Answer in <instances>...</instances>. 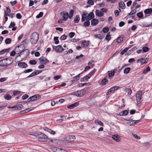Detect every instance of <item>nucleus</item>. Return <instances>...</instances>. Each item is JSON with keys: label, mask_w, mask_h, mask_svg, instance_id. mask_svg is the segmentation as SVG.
<instances>
[{"label": "nucleus", "mask_w": 152, "mask_h": 152, "mask_svg": "<svg viewBox=\"0 0 152 152\" xmlns=\"http://www.w3.org/2000/svg\"><path fill=\"white\" fill-rule=\"evenodd\" d=\"M20 93V92L18 91H14L13 92V94L14 96H16L19 94Z\"/></svg>", "instance_id": "nucleus-60"}, {"label": "nucleus", "mask_w": 152, "mask_h": 152, "mask_svg": "<svg viewBox=\"0 0 152 152\" xmlns=\"http://www.w3.org/2000/svg\"><path fill=\"white\" fill-rule=\"evenodd\" d=\"M29 63L31 65H35L37 64V61L35 60H31Z\"/></svg>", "instance_id": "nucleus-49"}, {"label": "nucleus", "mask_w": 152, "mask_h": 152, "mask_svg": "<svg viewBox=\"0 0 152 152\" xmlns=\"http://www.w3.org/2000/svg\"><path fill=\"white\" fill-rule=\"evenodd\" d=\"M94 17V14L93 12L90 13L87 15V14L83 13L82 15L81 21L82 22L84 21L86 19L90 20L93 19Z\"/></svg>", "instance_id": "nucleus-2"}, {"label": "nucleus", "mask_w": 152, "mask_h": 152, "mask_svg": "<svg viewBox=\"0 0 152 152\" xmlns=\"http://www.w3.org/2000/svg\"><path fill=\"white\" fill-rule=\"evenodd\" d=\"M48 137L45 134L41 133L38 135V140L39 141L46 142Z\"/></svg>", "instance_id": "nucleus-3"}, {"label": "nucleus", "mask_w": 152, "mask_h": 152, "mask_svg": "<svg viewBox=\"0 0 152 152\" xmlns=\"http://www.w3.org/2000/svg\"><path fill=\"white\" fill-rule=\"evenodd\" d=\"M61 15L62 16V21H66L69 18V13L68 12L63 11L61 13Z\"/></svg>", "instance_id": "nucleus-8"}, {"label": "nucleus", "mask_w": 152, "mask_h": 152, "mask_svg": "<svg viewBox=\"0 0 152 152\" xmlns=\"http://www.w3.org/2000/svg\"><path fill=\"white\" fill-rule=\"evenodd\" d=\"M4 98L7 100H10L11 99L12 97L10 94H7L4 96Z\"/></svg>", "instance_id": "nucleus-28"}, {"label": "nucleus", "mask_w": 152, "mask_h": 152, "mask_svg": "<svg viewBox=\"0 0 152 152\" xmlns=\"http://www.w3.org/2000/svg\"><path fill=\"white\" fill-rule=\"evenodd\" d=\"M144 12L145 15L151 14L152 12V9L149 8L146 9L145 10Z\"/></svg>", "instance_id": "nucleus-22"}, {"label": "nucleus", "mask_w": 152, "mask_h": 152, "mask_svg": "<svg viewBox=\"0 0 152 152\" xmlns=\"http://www.w3.org/2000/svg\"><path fill=\"white\" fill-rule=\"evenodd\" d=\"M87 3L90 5H92L94 4L93 0H88Z\"/></svg>", "instance_id": "nucleus-57"}, {"label": "nucleus", "mask_w": 152, "mask_h": 152, "mask_svg": "<svg viewBox=\"0 0 152 152\" xmlns=\"http://www.w3.org/2000/svg\"><path fill=\"white\" fill-rule=\"evenodd\" d=\"M108 22L110 23H113V20L111 16H110L108 18Z\"/></svg>", "instance_id": "nucleus-52"}, {"label": "nucleus", "mask_w": 152, "mask_h": 152, "mask_svg": "<svg viewBox=\"0 0 152 152\" xmlns=\"http://www.w3.org/2000/svg\"><path fill=\"white\" fill-rule=\"evenodd\" d=\"M125 91L129 95L131 94L132 93V90L130 88H126L125 90Z\"/></svg>", "instance_id": "nucleus-38"}, {"label": "nucleus", "mask_w": 152, "mask_h": 152, "mask_svg": "<svg viewBox=\"0 0 152 152\" xmlns=\"http://www.w3.org/2000/svg\"><path fill=\"white\" fill-rule=\"evenodd\" d=\"M18 66L21 68H25L28 66L24 62H20L18 63Z\"/></svg>", "instance_id": "nucleus-14"}, {"label": "nucleus", "mask_w": 152, "mask_h": 152, "mask_svg": "<svg viewBox=\"0 0 152 152\" xmlns=\"http://www.w3.org/2000/svg\"><path fill=\"white\" fill-rule=\"evenodd\" d=\"M104 36L102 34L94 35V37L95 38H98L100 39H102L104 37Z\"/></svg>", "instance_id": "nucleus-16"}, {"label": "nucleus", "mask_w": 152, "mask_h": 152, "mask_svg": "<svg viewBox=\"0 0 152 152\" xmlns=\"http://www.w3.org/2000/svg\"><path fill=\"white\" fill-rule=\"evenodd\" d=\"M119 4L120 5V7H121L122 8V9H125L126 6L124 3V2L122 1H121L120 3H119Z\"/></svg>", "instance_id": "nucleus-36"}, {"label": "nucleus", "mask_w": 152, "mask_h": 152, "mask_svg": "<svg viewBox=\"0 0 152 152\" xmlns=\"http://www.w3.org/2000/svg\"><path fill=\"white\" fill-rule=\"evenodd\" d=\"M96 71V69H94L92 71L90 72L87 75L88 77H90V78L92 76L95 72Z\"/></svg>", "instance_id": "nucleus-32"}, {"label": "nucleus", "mask_w": 152, "mask_h": 152, "mask_svg": "<svg viewBox=\"0 0 152 152\" xmlns=\"http://www.w3.org/2000/svg\"><path fill=\"white\" fill-rule=\"evenodd\" d=\"M75 139V137L74 135H70L69 136V139L70 141H73Z\"/></svg>", "instance_id": "nucleus-44"}, {"label": "nucleus", "mask_w": 152, "mask_h": 152, "mask_svg": "<svg viewBox=\"0 0 152 152\" xmlns=\"http://www.w3.org/2000/svg\"><path fill=\"white\" fill-rule=\"evenodd\" d=\"M128 114V111L127 110H125L124 111H123L121 112H120L118 115L120 116H122L124 115H127Z\"/></svg>", "instance_id": "nucleus-20"}, {"label": "nucleus", "mask_w": 152, "mask_h": 152, "mask_svg": "<svg viewBox=\"0 0 152 152\" xmlns=\"http://www.w3.org/2000/svg\"><path fill=\"white\" fill-rule=\"evenodd\" d=\"M149 49L148 47L145 46H144L142 48V50L144 53L147 52L149 50Z\"/></svg>", "instance_id": "nucleus-40"}, {"label": "nucleus", "mask_w": 152, "mask_h": 152, "mask_svg": "<svg viewBox=\"0 0 152 152\" xmlns=\"http://www.w3.org/2000/svg\"><path fill=\"white\" fill-rule=\"evenodd\" d=\"M109 34L110 33H107L105 38V39L108 41H109L111 39L110 35Z\"/></svg>", "instance_id": "nucleus-45"}, {"label": "nucleus", "mask_w": 152, "mask_h": 152, "mask_svg": "<svg viewBox=\"0 0 152 152\" xmlns=\"http://www.w3.org/2000/svg\"><path fill=\"white\" fill-rule=\"evenodd\" d=\"M150 68L149 66L147 67L143 71V73L146 74L150 71Z\"/></svg>", "instance_id": "nucleus-43"}, {"label": "nucleus", "mask_w": 152, "mask_h": 152, "mask_svg": "<svg viewBox=\"0 0 152 152\" xmlns=\"http://www.w3.org/2000/svg\"><path fill=\"white\" fill-rule=\"evenodd\" d=\"M15 23L14 22L13 23L12 22L10 24V25L9 26V28H11L12 27H13L14 26H15Z\"/></svg>", "instance_id": "nucleus-62"}, {"label": "nucleus", "mask_w": 152, "mask_h": 152, "mask_svg": "<svg viewBox=\"0 0 152 152\" xmlns=\"http://www.w3.org/2000/svg\"><path fill=\"white\" fill-rule=\"evenodd\" d=\"M96 15L99 17L102 16L104 15V13H102L101 11L100 12L99 10H96L95 11Z\"/></svg>", "instance_id": "nucleus-23"}, {"label": "nucleus", "mask_w": 152, "mask_h": 152, "mask_svg": "<svg viewBox=\"0 0 152 152\" xmlns=\"http://www.w3.org/2000/svg\"><path fill=\"white\" fill-rule=\"evenodd\" d=\"M43 13L42 12H40L38 15H37L36 16V18H41L43 16Z\"/></svg>", "instance_id": "nucleus-53"}, {"label": "nucleus", "mask_w": 152, "mask_h": 152, "mask_svg": "<svg viewBox=\"0 0 152 152\" xmlns=\"http://www.w3.org/2000/svg\"><path fill=\"white\" fill-rule=\"evenodd\" d=\"M16 106V109L18 110H20L22 109V107H23V105L21 104H19Z\"/></svg>", "instance_id": "nucleus-42"}, {"label": "nucleus", "mask_w": 152, "mask_h": 152, "mask_svg": "<svg viewBox=\"0 0 152 152\" xmlns=\"http://www.w3.org/2000/svg\"><path fill=\"white\" fill-rule=\"evenodd\" d=\"M39 39V35L37 32L33 33L30 36V41L32 45L35 44Z\"/></svg>", "instance_id": "nucleus-1"}, {"label": "nucleus", "mask_w": 152, "mask_h": 152, "mask_svg": "<svg viewBox=\"0 0 152 152\" xmlns=\"http://www.w3.org/2000/svg\"><path fill=\"white\" fill-rule=\"evenodd\" d=\"M98 23V20L96 19H93L91 21V24L92 26H95L97 25Z\"/></svg>", "instance_id": "nucleus-19"}, {"label": "nucleus", "mask_w": 152, "mask_h": 152, "mask_svg": "<svg viewBox=\"0 0 152 152\" xmlns=\"http://www.w3.org/2000/svg\"><path fill=\"white\" fill-rule=\"evenodd\" d=\"M109 29L107 27H105L103 29V31L104 33H106L108 31Z\"/></svg>", "instance_id": "nucleus-59"}, {"label": "nucleus", "mask_w": 152, "mask_h": 152, "mask_svg": "<svg viewBox=\"0 0 152 152\" xmlns=\"http://www.w3.org/2000/svg\"><path fill=\"white\" fill-rule=\"evenodd\" d=\"M136 12V10L134 9L132 10L130 13H129L128 15H132L134 14Z\"/></svg>", "instance_id": "nucleus-46"}, {"label": "nucleus", "mask_w": 152, "mask_h": 152, "mask_svg": "<svg viewBox=\"0 0 152 152\" xmlns=\"http://www.w3.org/2000/svg\"><path fill=\"white\" fill-rule=\"evenodd\" d=\"M139 62H140V63L141 64H143L145 63V61L144 58H141L140 59H138L137 61V63H139Z\"/></svg>", "instance_id": "nucleus-35"}, {"label": "nucleus", "mask_w": 152, "mask_h": 152, "mask_svg": "<svg viewBox=\"0 0 152 152\" xmlns=\"http://www.w3.org/2000/svg\"><path fill=\"white\" fill-rule=\"evenodd\" d=\"M80 20V16L78 15H76L74 19V22L75 23H78Z\"/></svg>", "instance_id": "nucleus-21"}, {"label": "nucleus", "mask_w": 152, "mask_h": 152, "mask_svg": "<svg viewBox=\"0 0 152 152\" xmlns=\"http://www.w3.org/2000/svg\"><path fill=\"white\" fill-rule=\"evenodd\" d=\"M120 87L119 86H114L112 88V89L113 90V91H114L117 90Z\"/></svg>", "instance_id": "nucleus-63"}, {"label": "nucleus", "mask_w": 152, "mask_h": 152, "mask_svg": "<svg viewBox=\"0 0 152 152\" xmlns=\"http://www.w3.org/2000/svg\"><path fill=\"white\" fill-rule=\"evenodd\" d=\"M79 103L78 102H77L74 103V104L68 105L67 106V107L68 108L72 109L75 107H77L79 105Z\"/></svg>", "instance_id": "nucleus-13"}, {"label": "nucleus", "mask_w": 152, "mask_h": 152, "mask_svg": "<svg viewBox=\"0 0 152 152\" xmlns=\"http://www.w3.org/2000/svg\"><path fill=\"white\" fill-rule=\"evenodd\" d=\"M53 48L56 52L59 53L62 52L64 50L61 45H59L56 46H53Z\"/></svg>", "instance_id": "nucleus-9"}, {"label": "nucleus", "mask_w": 152, "mask_h": 152, "mask_svg": "<svg viewBox=\"0 0 152 152\" xmlns=\"http://www.w3.org/2000/svg\"><path fill=\"white\" fill-rule=\"evenodd\" d=\"M11 39L10 38H7L5 40V42L6 44H9L11 42Z\"/></svg>", "instance_id": "nucleus-39"}, {"label": "nucleus", "mask_w": 152, "mask_h": 152, "mask_svg": "<svg viewBox=\"0 0 152 152\" xmlns=\"http://www.w3.org/2000/svg\"><path fill=\"white\" fill-rule=\"evenodd\" d=\"M59 140L58 139H53L52 142L56 144H58V143L59 142Z\"/></svg>", "instance_id": "nucleus-55"}, {"label": "nucleus", "mask_w": 152, "mask_h": 152, "mask_svg": "<svg viewBox=\"0 0 152 152\" xmlns=\"http://www.w3.org/2000/svg\"><path fill=\"white\" fill-rule=\"evenodd\" d=\"M39 78L41 80H50V78L49 77L47 78L45 76L41 75L39 77Z\"/></svg>", "instance_id": "nucleus-29"}, {"label": "nucleus", "mask_w": 152, "mask_h": 152, "mask_svg": "<svg viewBox=\"0 0 152 152\" xmlns=\"http://www.w3.org/2000/svg\"><path fill=\"white\" fill-rule=\"evenodd\" d=\"M7 10L5 11L4 15L5 16H10V14L11 12V10L9 7H6Z\"/></svg>", "instance_id": "nucleus-17"}, {"label": "nucleus", "mask_w": 152, "mask_h": 152, "mask_svg": "<svg viewBox=\"0 0 152 152\" xmlns=\"http://www.w3.org/2000/svg\"><path fill=\"white\" fill-rule=\"evenodd\" d=\"M6 60L7 61V65H10L12 64L13 61V58L12 57H8V58H6Z\"/></svg>", "instance_id": "nucleus-15"}, {"label": "nucleus", "mask_w": 152, "mask_h": 152, "mask_svg": "<svg viewBox=\"0 0 152 152\" xmlns=\"http://www.w3.org/2000/svg\"><path fill=\"white\" fill-rule=\"evenodd\" d=\"M59 148H56L54 147H51L50 149L53 151L54 152H58V150Z\"/></svg>", "instance_id": "nucleus-41"}, {"label": "nucleus", "mask_w": 152, "mask_h": 152, "mask_svg": "<svg viewBox=\"0 0 152 152\" xmlns=\"http://www.w3.org/2000/svg\"><path fill=\"white\" fill-rule=\"evenodd\" d=\"M7 64L6 58L0 61V66H8Z\"/></svg>", "instance_id": "nucleus-12"}, {"label": "nucleus", "mask_w": 152, "mask_h": 152, "mask_svg": "<svg viewBox=\"0 0 152 152\" xmlns=\"http://www.w3.org/2000/svg\"><path fill=\"white\" fill-rule=\"evenodd\" d=\"M135 120H133L128 122V124L129 126H133L135 124Z\"/></svg>", "instance_id": "nucleus-50"}, {"label": "nucleus", "mask_w": 152, "mask_h": 152, "mask_svg": "<svg viewBox=\"0 0 152 152\" xmlns=\"http://www.w3.org/2000/svg\"><path fill=\"white\" fill-rule=\"evenodd\" d=\"M90 78V77H88V75H87L83 77L81 79V82H84L85 81H88V79Z\"/></svg>", "instance_id": "nucleus-27"}, {"label": "nucleus", "mask_w": 152, "mask_h": 152, "mask_svg": "<svg viewBox=\"0 0 152 152\" xmlns=\"http://www.w3.org/2000/svg\"><path fill=\"white\" fill-rule=\"evenodd\" d=\"M142 94L143 92L142 91H139L136 94V100L138 104H139L140 103V100L141 99V97Z\"/></svg>", "instance_id": "nucleus-5"}, {"label": "nucleus", "mask_w": 152, "mask_h": 152, "mask_svg": "<svg viewBox=\"0 0 152 152\" xmlns=\"http://www.w3.org/2000/svg\"><path fill=\"white\" fill-rule=\"evenodd\" d=\"M87 83H79L78 85L77 86L79 87H82L85 86L87 85Z\"/></svg>", "instance_id": "nucleus-61"}, {"label": "nucleus", "mask_w": 152, "mask_h": 152, "mask_svg": "<svg viewBox=\"0 0 152 152\" xmlns=\"http://www.w3.org/2000/svg\"><path fill=\"white\" fill-rule=\"evenodd\" d=\"M131 47L132 46H130L125 48L121 52V54L122 55H123L126 52V51L130 48H131Z\"/></svg>", "instance_id": "nucleus-33"}, {"label": "nucleus", "mask_w": 152, "mask_h": 152, "mask_svg": "<svg viewBox=\"0 0 152 152\" xmlns=\"http://www.w3.org/2000/svg\"><path fill=\"white\" fill-rule=\"evenodd\" d=\"M130 70L131 68L130 67L126 68L124 70V73L126 74L128 73Z\"/></svg>", "instance_id": "nucleus-37"}, {"label": "nucleus", "mask_w": 152, "mask_h": 152, "mask_svg": "<svg viewBox=\"0 0 152 152\" xmlns=\"http://www.w3.org/2000/svg\"><path fill=\"white\" fill-rule=\"evenodd\" d=\"M41 98V96L40 95L37 94L34 95L30 97L28 99V102L33 101H34L40 99Z\"/></svg>", "instance_id": "nucleus-7"}, {"label": "nucleus", "mask_w": 152, "mask_h": 152, "mask_svg": "<svg viewBox=\"0 0 152 152\" xmlns=\"http://www.w3.org/2000/svg\"><path fill=\"white\" fill-rule=\"evenodd\" d=\"M20 46H18L17 48L16 49V50H17L18 51H17V52L19 53H20L21 55L23 54H24V53H25L26 56H27L29 53V50L28 49H25L23 50H20Z\"/></svg>", "instance_id": "nucleus-6"}, {"label": "nucleus", "mask_w": 152, "mask_h": 152, "mask_svg": "<svg viewBox=\"0 0 152 152\" xmlns=\"http://www.w3.org/2000/svg\"><path fill=\"white\" fill-rule=\"evenodd\" d=\"M75 35V33L74 32H71L69 34V36L70 38L73 37Z\"/></svg>", "instance_id": "nucleus-51"}, {"label": "nucleus", "mask_w": 152, "mask_h": 152, "mask_svg": "<svg viewBox=\"0 0 152 152\" xmlns=\"http://www.w3.org/2000/svg\"><path fill=\"white\" fill-rule=\"evenodd\" d=\"M89 45L88 42L86 41H83L82 42L81 46L83 48L88 47Z\"/></svg>", "instance_id": "nucleus-24"}, {"label": "nucleus", "mask_w": 152, "mask_h": 152, "mask_svg": "<svg viewBox=\"0 0 152 152\" xmlns=\"http://www.w3.org/2000/svg\"><path fill=\"white\" fill-rule=\"evenodd\" d=\"M90 24V20H86L83 23L84 26L85 27L88 26Z\"/></svg>", "instance_id": "nucleus-34"}, {"label": "nucleus", "mask_w": 152, "mask_h": 152, "mask_svg": "<svg viewBox=\"0 0 152 152\" xmlns=\"http://www.w3.org/2000/svg\"><path fill=\"white\" fill-rule=\"evenodd\" d=\"M123 40V38L122 37L119 36L118 37L117 39L116 42L118 43H120Z\"/></svg>", "instance_id": "nucleus-30"}, {"label": "nucleus", "mask_w": 152, "mask_h": 152, "mask_svg": "<svg viewBox=\"0 0 152 152\" xmlns=\"http://www.w3.org/2000/svg\"><path fill=\"white\" fill-rule=\"evenodd\" d=\"M137 17L139 18H142L143 17V14L142 12H140L137 14Z\"/></svg>", "instance_id": "nucleus-48"}, {"label": "nucleus", "mask_w": 152, "mask_h": 152, "mask_svg": "<svg viewBox=\"0 0 152 152\" xmlns=\"http://www.w3.org/2000/svg\"><path fill=\"white\" fill-rule=\"evenodd\" d=\"M95 123L96 124L102 126H103L104 125V124L102 122L97 120L95 121Z\"/></svg>", "instance_id": "nucleus-31"}, {"label": "nucleus", "mask_w": 152, "mask_h": 152, "mask_svg": "<svg viewBox=\"0 0 152 152\" xmlns=\"http://www.w3.org/2000/svg\"><path fill=\"white\" fill-rule=\"evenodd\" d=\"M113 139L117 142H119L121 141L120 136L117 134H114L112 136V137Z\"/></svg>", "instance_id": "nucleus-11"}, {"label": "nucleus", "mask_w": 152, "mask_h": 152, "mask_svg": "<svg viewBox=\"0 0 152 152\" xmlns=\"http://www.w3.org/2000/svg\"><path fill=\"white\" fill-rule=\"evenodd\" d=\"M33 70L32 69H28L27 70H24L23 72L24 73H27L28 72H31Z\"/></svg>", "instance_id": "nucleus-58"}, {"label": "nucleus", "mask_w": 152, "mask_h": 152, "mask_svg": "<svg viewBox=\"0 0 152 152\" xmlns=\"http://www.w3.org/2000/svg\"><path fill=\"white\" fill-rule=\"evenodd\" d=\"M74 10L72 9L70 10L69 14V19L71 18L73 16L74 14Z\"/></svg>", "instance_id": "nucleus-26"}, {"label": "nucleus", "mask_w": 152, "mask_h": 152, "mask_svg": "<svg viewBox=\"0 0 152 152\" xmlns=\"http://www.w3.org/2000/svg\"><path fill=\"white\" fill-rule=\"evenodd\" d=\"M10 48L3 49L0 51V55L4 54L10 51Z\"/></svg>", "instance_id": "nucleus-25"}, {"label": "nucleus", "mask_w": 152, "mask_h": 152, "mask_svg": "<svg viewBox=\"0 0 152 152\" xmlns=\"http://www.w3.org/2000/svg\"><path fill=\"white\" fill-rule=\"evenodd\" d=\"M108 80L106 78H104L102 81V83L103 85L106 84Z\"/></svg>", "instance_id": "nucleus-54"}, {"label": "nucleus", "mask_w": 152, "mask_h": 152, "mask_svg": "<svg viewBox=\"0 0 152 152\" xmlns=\"http://www.w3.org/2000/svg\"><path fill=\"white\" fill-rule=\"evenodd\" d=\"M36 73L35 72H33L30 75H28L27 77V78H29L30 77H33L35 75H36Z\"/></svg>", "instance_id": "nucleus-56"}, {"label": "nucleus", "mask_w": 152, "mask_h": 152, "mask_svg": "<svg viewBox=\"0 0 152 152\" xmlns=\"http://www.w3.org/2000/svg\"><path fill=\"white\" fill-rule=\"evenodd\" d=\"M54 41H55V43L56 44H58L59 41L58 40V37H54Z\"/></svg>", "instance_id": "nucleus-47"}, {"label": "nucleus", "mask_w": 152, "mask_h": 152, "mask_svg": "<svg viewBox=\"0 0 152 152\" xmlns=\"http://www.w3.org/2000/svg\"><path fill=\"white\" fill-rule=\"evenodd\" d=\"M44 130L47 131L52 134H56V132L52 130L48 127H45L44 129Z\"/></svg>", "instance_id": "nucleus-18"}, {"label": "nucleus", "mask_w": 152, "mask_h": 152, "mask_svg": "<svg viewBox=\"0 0 152 152\" xmlns=\"http://www.w3.org/2000/svg\"><path fill=\"white\" fill-rule=\"evenodd\" d=\"M39 60L40 61V64H43L45 65H46L47 64L48 62H49V61L44 57H42L40 58Z\"/></svg>", "instance_id": "nucleus-10"}, {"label": "nucleus", "mask_w": 152, "mask_h": 152, "mask_svg": "<svg viewBox=\"0 0 152 152\" xmlns=\"http://www.w3.org/2000/svg\"><path fill=\"white\" fill-rule=\"evenodd\" d=\"M85 93V90L84 89H83L78 91L74 93V94H73L77 96L81 97L83 96Z\"/></svg>", "instance_id": "nucleus-4"}, {"label": "nucleus", "mask_w": 152, "mask_h": 152, "mask_svg": "<svg viewBox=\"0 0 152 152\" xmlns=\"http://www.w3.org/2000/svg\"><path fill=\"white\" fill-rule=\"evenodd\" d=\"M58 152H67V151L64 149L59 148L58 150Z\"/></svg>", "instance_id": "nucleus-64"}]
</instances>
